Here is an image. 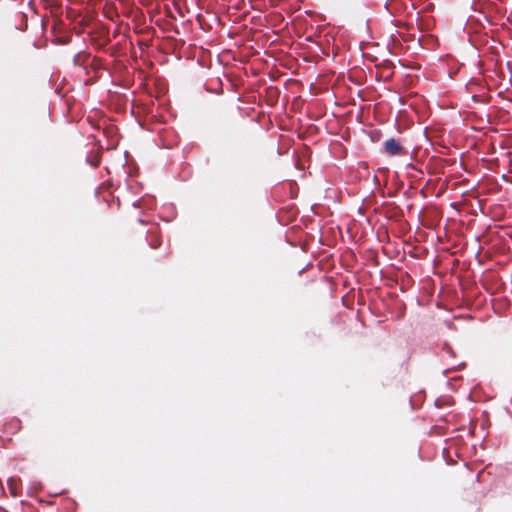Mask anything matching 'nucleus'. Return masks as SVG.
I'll use <instances>...</instances> for the list:
<instances>
[{
    "label": "nucleus",
    "instance_id": "nucleus-1",
    "mask_svg": "<svg viewBox=\"0 0 512 512\" xmlns=\"http://www.w3.org/2000/svg\"><path fill=\"white\" fill-rule=\"evenodd\" d=\"M384 150L389 155H399L402 152V146L394 138H390L384 142Z\"/></svg>",
    "mask_w": 512,
    "mask_h": 512
}]
</instances>
